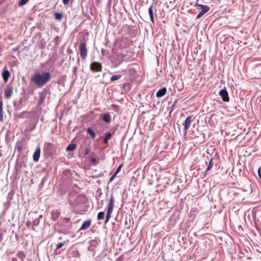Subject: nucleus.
Masks as SVG:
<instances>
[{
    "instance_id": "nucleus-47",
    "label": "nucleus",
    "mask_w": 261,
    "mask_h": 261,
    "mask_svg": "<svg viewBox=\"0 0 261 261\" xmlns=\"http://www.w3.org/2000/svg\"><path fill=\"white\" fill-rule=\"evenodd\" d=\"M176 102V101H175L173 106H172L171 109L170 111V114L171 113L172 111L173 110V107L174 106L175 103Z\"/></svg>"
},
{
    "instance_id": "nucleus-27",
    "label": "nucleus",
    "mask_w": 261,
    "mask_h": 261,
    "mask_svg": "<svg viewBox=\"0 0 261 261\" xmlns=\"http://www.w3.org/2000/svg\"><path fill=\"white\" fill-rule=\"evenodd\" d=\"M105 212H100L98 213L97 215V219L98 220H101L104 219L105 217Z\"/></svg>"
},
{
    "instance_id": "nucleus-1",
    "label": "nucleus",
    "mask_w": 261,
    "mask_h": 261,
    "mask_svg": "<svg viewBox=\"0 0 261 261\" xmlns=\"http://www.w3.org/2000/svg\"><path fill=\"white\" fill-rule=\"evenodd\" d=\"M50 77L49 72L35 73L31 77V82L38 87H41L49 81Z\"/></svg>"
},
{
    "instance_id": "nucleus-23",
    "label": "nucleus",
    "mask_w": 261,
    "mask_h": 261,
    "mask_svg": "<svg viewBox=\"0 0 261 261\" xmlns=\"http://www.w3.org/2000/svg\"><path fill=\"white\" fill-rule=\"evenodd\" d=\"M4 120V116L3 114V102L0 101V121Z\"/></svg>"
},
{
    "instance_id": "nucleus-32",
    "label": "nucleus",
    "mask_w": 261,
    "mask_h": 261,
    "mask_svg": "<svg viewBox=\"0 0 261 261\" xmlns=\"http://www.w3.org/2000/svg\"><path fill=\"white\" fill-rule=\"evenodd\" d=\"M72 256L74 257H78L80 256V254L78 250H74L72 251L71 253Z\"/></svg>"
},
{
    "instance_id": "nucleus-12",
    "label": "nucleus",
    "mask_w": 261,
    "mask_h": 261,
    "mask_svg": "<svg viewBox=\"0 0 261 261\" xmlns=\"http://www.w3.org/2000/svg\"><path fill=\"white\" fill-rule=\"evenodd\" d=\"M167 92V89L166 87H164L158 91L156 93V96L157 97H161L164 96Z\"/></svg>"
},
{
    "instance_id": "nucleus-16",
    "label": "nucleus",
    "mask_w": 261,
    "mask_h": 261,
    "mask_svg": "<svg viewBox=\"0 0 261 261\" xmlns=\"http://www.w3.org/2000/svg\"><path fill=\"white\" fill-rule=\"evenodd\" d=\"M102 120L106 123H110L111 120V117L109 113L105 114L102 116Z\"/></svg>"
},
{
    "instance_id": "nucleus-19",
    "label": "nucleus",
    "mask_w": 261,
    "mask_h": 261,
    "mask_svg": "<svg viewBox=\"0 0 261 261\" xmlns=\"http://www.w3.org/2000/svg\"><path fill=\"white\" fill-rule=\"evenodd\" d=\"M112 134L110 132H108L106 134L105 137L103 138V143L107 144L108 142V140L111 139Z\"/></svg>"
},
{
    "instance_id": "nucleus-38",
    "label": "nucleus",
    "mask_w": 261,
    "mask_h": 261,
    "mask_svg": "<svg viewBox=\"0 0 261 261\" xmlns=\"http://www.w3.org/2000/svg\"><path fill=\"white\" fill-rule=\"evenodd\" d=\"M95 248V247L90 245V246L88 247V250L90 251H93Z\"/></svg>"
},
{
    "instance_id": "nucleus-8",
    "label": "nucleus",
    "mask_w": 261,
    "mask_h": 261,
    "mask_svg": "<svg viewBox=\"0 0 261 261\" xmlns=\"http://www.w3.org/2000/svg\"><path fill=\"white\" fill-rule=\"evenodd\" d=\"M198 7L201 8V10L196 16V19H199L200 17H201L205 13L207 12L210 9V7L207 5H198Z\"/></svg>"
},
{
    "instance_id": "nucleus-29",
    "label": "nucleus",
    "mask_w": 261,
    "mask_h": 261,
    "mask_svg": "<svg viewBox=\"0 0 261 261\" xmlns=\"http://www.w3.org/2000/svg\"><path fill=\"white\" fill-rule=\"evenodd\" d=\"M124 41L127 43L126 46H129L131 45L132 43V41H130V40L128 39L127 38H123L121 41V43H122Z\"/></svg>"
},
{
    "instance_id": "nucleus-56",
    "label": "nucleus",
    "mask_w": 261,
    "mask_h": 261,
    "mask_svg": "<svg viewBox=\"0 0 261 261\" xmlns=\"http://www.w3.org/2000/svg\"><path fill=\"white\" fill-rule=\"evenodd\" d=\"M200 4H198V3H196V4L195 5V6H198V5H199Z\"/></svg>"
},
{
    "instance_id": "nucleus-20",
    "label": "nucleus",
    "mask_w": 261,
    "mask_h": 261,
    "mask_svg": "<svg viewBox=\"0 0 261 261\" xmlns=\"http://www.w3.org/2000/svg\"><path fill=\"white\" fill-rule=\"evenodd\" d=\"M87 132L91 136V137L92 138L94 139L95 138V136H96L95 133L91 127L87 128Z\"/></svg>"
},
{
    "instance_id": "nucleus-3",
    "label": "nucleus",
    "mask_w": 261,
    "mask_h": 261,
    "mask_svg": "<svg viewBox=\"0 0 261 261\" xmlns=\"http://www.w3.org/2000/svg\"><path fill=\"white\" fill-rule=\"evenodd\" d=\"M43 150L45 155L52 156L55 153V146L50 142H45L43 146Z\"/></svg>"
},
{
    "instance_id": "nucleus-54",
    "label": "nucleus",
    "mask_w": 261,
    "mask_h": 261,
    "mask_svg": "<svg viewBox=\"0 0 261 261\" xmlns=\"http://www.w3.org/2000/svg\"><path fill=\"white\" fill-rule=\"evenodd\" d=\"M63 233L64 234H67L68 233V231L67 230H66L65 232H63Z\"/></svg>"
},
{
    "instance_id": "nucleus-24",
    "label": "nucleus",
    "mask_w": 261,
    "mask_h": 261,
    "mask_svg": "<svg viewBox=\"0 0 261 261\" xmlns=\"http://www.w3.org/2000/svg\"><path fill=\"white\" fill-rule=\"evenodd\" d=\"M121 76H122V75H119V74L113 75V76H111V77L110 79V81L111 82H113V81L118 80L120 79L121 77Z\"/></svg>"
},
{
    "instance_id": "nucleus-45",
    "label": "nucleus",
    "mask_w": 261,
    "mask_h": 261,
    "mask_svg": "<svg viewBox=\"0 0 261 261\" xmlns=\"http://www.w3.org/2000/svg\"><path fill=\"white\" fill-rule=\"evenodd\" d=\"M197 209L196 208H192L191 212V213L192 212H195L196 214L197 213Z\"/></svg>"
},
{
    "instance_id": "nucleus-52",
    "label": "nucleus",
    "mask_w": 261,
    "mask_h": 261,
    "mask_svg": "<svg viewBox=\"0 0 261 261\" xmlns=\"http://www.w3.org/2000/svg\"><path fill=\"white\" fill-rule=\"evenodd\" d=\"M18 149L19 151H21V148L20 146H18Z\"/></svg>"
},
{
    "instance_id": "nucleus-14",
    "label": "nucleus",
    "mask_w": 261,
    "mask_h": 261,
    "mask_svg": "<svg viewBox=\"0 0 261 261\" xmlns=\"http://www.w3.org/2000/svg\"><path fill=\"white\" fill-rule=\"evenodd\" d=\"M51 214L52 219L54 220H56L59 218L60 215V213L58 210H53L51 212Z\"/></svg>"
},
{
    "instance_id": "nucleus-35",
    "label": "nucleus",
    "mask_w": 261,
    "mask_h": 261,
    "mask_svg": "<svg viewBox=\"0 0 261 261\" xmlns=\"http://www.w3.org/2000/svg\"><path fill=\"white\" fill-rule=\"evenodd\" d=\"M148 13H149V16H153V10H152V6H151L149 9H148Z\"/></svg>"
},
{
    "instance_id": "nucleus-31",
    "label": "nucleus",
    "mask_w": 261,
    "mask_h": 261,
    "mask_svg": "<svg viewBox=\"0 0 261 261\" xmlns=\"http://www.w3.org/2000/svg\"><path fill=\"white\" fill-rule=\"evenodd\" d=\"M10 201H7L4 204V211H6L7 210V209L10 207Z\"/></svg>"
},
{
    "instance_id": "nucleus-10",
    "label": "nucleus",
    "mask_w": 261,
    "mask_h": 261,
    "mask_svg": "<svg viewBox=\"0 0 261 261\" xmlns=\"http://www.w3.org/2000/svg\"><path fill=\"white\" fill-rule=\"evenodd\" d=\"M24 99L22 98H20L18 101H14L13 102V105L15 109L17 110H20L23 106V101Z\"/></svg>"
},
{
    "instance_id": "nucleus-11",
    "label": "nucleus",
    "mask_w": 261,
    "mask_h": 261,
    "mask_svg": "<svg viewBox=\"0 0 261 261\" xmlns=\"http://www.w3.org/2000/svg\"><path fill=\"white\" fill-rule=\"evenodd\" d=\"M40 152L41 151L40 147H37L36 149L33 156V159L34 162H36L39 161L40 156Z\"/></svg>"
},
{
    "instance_id": "nucleus-18",
    "label": "nucleus",
    "mask_w": 261,
    "mask_h": 261,
    "mask_svg": "<svg viewBox=\"0 0 261 261\" xmlns=\"http://www.w3.org/2000/svg\"><path fill=\"white\" fill-rule=\"evenodd\" d=\"M64 226L65 227H70V219L68 218H64L63 219V222ZM71 227H74L73 225H71Z\"/></svg>"
},
{
    "instance_id": "nucleus-6",
    "label": "nucleus",
    "mask_w": 261,
    "mask_h": 261,
    "mask_svg": "<svg viewBox=\"0 0 261 261\" xmlns=\"http://www.w3.org/2000/svg\"><path fill=\"white\" fill-rule=\"evenodd\" d=\"M47 94V90L44 89L39 93V100L37 102L38 106H41L44 102Z\"/></svg>"
},
{
    "instance_id": "nucleus-9",
    "label": "nucleus",
    "mask_w": 261,
    "mask_h": 261,
    "mask_svg": "<svg viewBox=\"0 0 261 261\" xmlns=\"http://www.w3.org/2000/svg\"><path fill=\"white\" fill-rule=\"evenodd\" d=\"M192 122V116H189L186 119L183 125H184V135L187 134L188 129L189 128Z\"/></svg>"
},
{
    "instance_id": "nucleus-57",
    "label": "nucleus",
    "mask_w": 261,
    "mask_h": 261,
    "mask_svg": "<svg viewBox=\"0 0 261 261\" xmlns=\"http://www.w3.org/2000/svg\"><path fill=\"white\" fill-rule=\"evenodd\" d=\"M114 66L117 67V66H118V65H114Z\"/></svg>"
},
{
    "instance_id": "nucleus-2",
    "label": "nucleus",
    "mask_w": 261,
    "mask_h": 261,
    "mask_svg": "<svg viewBox=\"0 0 261 261\" xmlns=\"http://www.w3.org/2000/svg\"><path fill=\"white\" fill-rule=\"evenodd\" d=\"M115 199L113 195L112 194L110 195V200L107 206V212L106 214V221L108 222L111 217V214L113 212V208L114 207Z\"/></svg>"
},
{
    "instance_id": "nucleus-44",
    "label": "nucleus",
    "mask_w": 261,
    "mask_h": 261,
    "mask_svg": "<svg viewBox=\"0 0 261 261\" xmlns=\"http://www.w3.org/2000/svg\"><path fill=\"white\" fill-rule=\"evenodd\" d=\"M150 20L152 22V23H154V21L153 15V16H150Z\"/></svg>"
},
{
    "instance_id": "nucleus-22",
    "label": "nucleus",
    "mask_w": 261,
    "mask_h": 261,
    "mask_svg": "<svg viewBox=\"0 0 261 261\" xmlns=\"http://www.w3.org/2000/svg\"><path fill=\"white\" fill-rule=\"evenodd\" d=\"M76 147V144H70L66 148V151H72L75 149Z\"/></svg>"
},
{
    "instance_id": "nucleus-42",
    "label": "nucleus",
    "mask_w": 261,
    "mask_h": 261,
    "mask_svg": "<svg viewBox=\"0 0 261 261\" xmlns=\"http://www.w3.org/2000/svg\"><path fill=\"white\" fill-rule=\"evenodd\" d=\"M24 112L21 113L19 114L18 117L20 118H24Z\"/></svg>"
},
{
    "instance_id": "nucleus-28",
    "label": "nucleus",
    "mask_w": 261,
    "mask_h": 261,
    "mask_svg": "<svg viewBox=\"0 0 261 261\" xmlns=\"http://www.w3.org/2000/svg\"><path fill=\"white\" fill-rule=\"evenodd\" d=\"M55 17L56 20H61L63 17V14L61 13L56 12Z\"/></svg>"
},
{
    "instance_id": "nucleus-53",
    "label": "nucleus",
    "mask_w": 261,
    "mask_h": 261,
    "mask_svg": "<svg viewBox=\"0 0 261 261\" xmlns=\"http://www.w3.org/2000/svg\"><path fill=\"white\" fill-rule=\"evenodd\" d=\"M172 218L171 217H170V218H169V221H172Z\"/></svg>"
},
{
    "instance_id": "nucleus-40",
    "label": "nucleus",
    "mask_w": 261,
    "mask_h": 261,
    "mask_svg": "<svg viewBox=\"0 0 261 261\" xmlns=\"http://www.w3.org/2000/svg\"><path fill=\"white\" fill-rule=\"evenodd\" d=\"M89 151L90 149L89 148L86 149L84 152L85 155H87L89 153Z\"/></svg>"
},
{
    "instance_id": "nucleus-43",
    "label": "nucleus",
    "mask_w": 261,
    "mask_h": 261,
    "mask_svg": "<svg viewBox=\"0 0 261 261\" xmlns=\"http://www.w3.org/2000/svg\"><path fill=\"white\" fill-rule=\"evenodd\" d=\"M70 0H63V3L64 5H67L69 3Z\"/></svg>"
},
{
    "instance_id": "nucleus-36",
    "label": "nucleus",
    "mask_w": 261,
    "mask_h": 261,
    "mask_svg": "<svg viewBox=\"0 0 261 261\" xmlns=\"http://www.w3.org/2000/svg\"><path fill=\"white\" fill-rule=\"evenodd\" d=\"M122 166V164H121L119 166L114 173L115 174L117 175V174H118L120 171Z\"/></svg>"
},
{
    "instance_id": "nucleus-34",
    "label": "nucleus",
    "mask_w": 261,
    "mask_h": 261,
    "mask_svg": "<svg viewBox=\"0 0 261 261\" xmlns=\"http://www.w3.org/2000/svg\"><path fill=\"white\" fill-rule=\"evenodd\" d=\"M65 243V241L58 243L56 246V250L59 249L62 247Z\"/></svg>"
},
{
    "instance_id": "nucleus-4",
    "label": "nucleus",
    "mask_w": 261,
    "mask_h": 261,
    "mask_svg": "<svg viewBox=\"0 0 261 261\" xmlns=\"http://www.w3.org/2000/svg\"><path fill=\"white\" fill-rule=\"evenodd\" d=\"M79 49L80 55L83 60H85L87 56V50L86 49V44L85 42H81L80 44Z\"/></svg>"
},
{
    "instance_id": "nucleus-46",
    "label": "nucleus",
    "mask_w": 261,
    "mask_h": 261,
    "mask_svg": "<svg viewBox=\"0 0 261 261\" xmlns=\"http://www.w3.org/2000/svg\"><path fill=\"white\" fill-rule=\"evenodd\" d=\"M192 233H194L195 235L197 236L198 237H199V236H202L203 235V234H198L197 232H193Z\"/></svg>"
},
{
    "instance_id": "nucleus-49",
    "label": "nucleus",
    "mask_w": 261,
    "mask_h": 261,
    "mask_svg": "<svg viewBox=\"0 0 261 261\" xmlns=\"http://www.w3.org/2000/svg\"><path fill=\"white\" fill-rule=\"evenodd\" d=\"M11 261H17V260L15 258H12Z\"/></svg>"
},
{
    "instance_id": "nucleus-50",
    "label": "nucleus",
    "mask_w": 261,
    "mask_h": 261,
    "mask_svg": "<svg viewBox=\"0 0 261 261\" xmlns=\"http://www.w3.org/2000/svg\"><path fill=\"white\" fill-rule=\"evenodd\" d=\"M259 234L261 236V229H257Z\"/></svg>"
},
{
    "instance_id": "nucleus-17",
    "label": "nucleus",
    "mask_w": 261,
    "mask_h": 261,
    "mask_svg": "<svg viewBox=\"0 0 261 261\" xmlns=\"http://www.w3.org/2000/svg\"><path fill=\"white\" fill-rule=\"evenodd\" d=\"M91 224V220H87L85 221H84L80 226V228H87L89 227Z\"/></svg>"
},
{
    "instance_id": "nucleus-5",
    "label": "nucleus",
    "mask_w": 261,
    "mask_h": 261,
    "mask_svg": "<svg viewBox=\"0 0 261 261\" xmlns=\"http://www.w3.org/2000/svg\"><path fill=\"white\" fill-rule=\"evenodd\" d=\"M90 67L92 71L95 72L101 71L102 68L101 64L96 61L92 62L90 64Z\"/></svg>"
},
{
    "instance_id": "nucleus-21",
    "label": "nucleus",
    "mask_w": 261,
    "mask_h": 261,
    "mask_svg": "<svg viewBox=\"0 0 261 261\" xmlns=\"http://www.w3.org/2000/svg\"><path fill=\"white\" fill-rule=\"evenodd\" d=\"M42 215H39L37 218H35L34 220H33L32 221V226H37L39 223L40 219L42 218Z\"/></svg>"
},
{
    "instance_id": "nucleus-33",
    "label": "nucleus",
    "mask_w": 261,
    "mask_h": 261,
    "mask_svg": "<svg viewBox=\"0 0 261 261\" xmlns=\"http://www.w3.org/2000/svg\"><path fill=\"white\" fill-rule=\"evenodd\" d=\"M29 0H20L18 2V6H22L25 5Z\"/></svg>"
},
{
    "instance_id": "nucleus-13",
    "label": "nucleus",
    "mask_w": 261,
    "mask_h": 261,
    "mask_svg": "<svg viewBox=\"0 0 261 261\" xmlns=\"http://www.w3.org/2000/svg\"><path fill=\"white\" fill-rule=\"evenodd\" d=\"M13 92V88L10 87L9 88H7L5 89L4 94L5 95V97L7 99L10 98V97L11 96L12 93Z\"/></svg>"
},
{
    "instance_id": "nucleus-7",
    "label": "nucleus",
    "mask_w": 261,
    "mask_h": 261,
    "mask_svg": "<svg viewBox=\"0 0 261 261\" xmlns=\"http://www.w3.org/2000/svg\"><path fill=\"white\" fill-rule=\"evenodd\" d=\"M219 95L221 96V97L222 98V100L224 101L228 102L229 101L228 93L225 88H224L223 89H221L219 91Z\"/></svg>"
},
{
    "instance_id": "nucleus-41",
    "label": "nucleus",
    "mask_w": 261,
    "mask_h": 261,
    "mask_svg": "<svg viewBox=\"0 0 261 261\" xmlns=\"http://www.w3.org/2000/svg\"><path fill=\"white\" fill-rule=\"evenodd\" d=\"M59 40V36H56L55 38V41L56 42V45H58V41Z\"/></svg>"
},
{
    "instance_id": "nucleus-25",
    "label": "nucleus",
    "mask_w": 261,
    "mask_h": 261,
    "mask_svg": "<svg viewBox=\"0 0 261 261\" xmlns=\"http://www.w3.org/2000/svg\"><path fill=\"white\" fill-rule=\"evenodd\" d=\"M213 159H211L209 162L208 165L207 166V168L206 169L205 172L208 171L210 170H211L212 167H213L214 163L213 161Z\"/></svg>"
},
{
    "instance_id": "nucleus-15",
    "label": "nucleus",
    "mask_w": 261,
    "mask_h": 261,
    "mask_svg": "<svg viewBox=\"0 0 261 261\" xmlns=\"http://www.w3.org/2000/svg\"><path fill=\"white\" fill-rule=\"evenodd\" d=\"M9 76L10 72L9 70H5L3 71L2 73V77L5 82H7L8 81Z\"/></svg>"
},
{
    "instance_id": "nucleus-37",
    "label": "nucleus",
    "mask_w": 261,
    "mask_h": 261,
    "mask_svg": "<svg viewBox=\"0 0 261 261\" xmlns=\"http://www.w3.org/2000/svg\"><path fill=\"white\" fill-rule=\"evenodd\" d=\"M116 174L114 173L109 179V182H112L114 180V178L116 177Z\"/></svg>"
},
{
    "instance_id": "nucleus-39",
    "label": "nucleus",
    "mask_w": 261,
    "mask_h": 261,
    "mask_svg": "<svg viewBox=\"0 0 261 261\" xmlns=\"http://www.w3.org/2000/svg\"><path fill=\"white\" fill-rule=\"evenodd\" d=\"M90 161L92 163H95L96 162V159L95 158H94V157H92V158H90Z\"/></svg>"
},
{
    "instance_id": "nucleus-55",
    "label": "nucleus",
    "mask_w": 261,
    "mask_h": 261,
    "mask_svg": "<svg viewBox=\"0 0 261 261\" xmlns=\"http://www.w3.org/2000/svg\"><path fill=\"white\" fill-rule=\"evenodd\" d=\"M31 223V222L30 221H29V222H28L27 223V226H28V227H29V223Z\"/></svg>"
},
{
    "instance_id": "nucleus-51",
    "label": "nucleus",
    "mask_w": 261,
    "mask_h": 261,
    "mask_svg": "<svg viewBox=\"0 0 261 261\" xmlns=\"http://www.w3.org/2000/svg\"><path fill=\"white\" fill-rule=\"evenodd\" d=\"M76 70H77V67H74V68H73V71H74V72H76Z\"/></svg>"
},
{
    "instance_id": "nucleus-48",
    "label": "nucleus",
    "mask_w": 261,
    "mask_h": 261,
    "mask_svg": "<svg viewBox=\"0 0 261 261\" xmlns=\"http://www.w3.org/2000/svg\"><path fill=\"white\" fill-rule=\"evenodd\" d=\"M2 235L3 233L2 232H0V241H2L3 240Z\"/></svg>"
},
{
    "instance_id": "nucleus-26",
    "label": "nucleus",
    "mask_w": 261,
    "mask_h": 261,
    "mask_svg": "<svg viewBox=\"0 0 261 261\" xmlns=\"http://www.w3.org/2000/svg\"><path fill=\"white\" fill-rule=\"evenodd\" d=\"M17 256L18 258H19L22 261H24L23 259L25 257V255L22 252H17Z\"/></svg>"
},
{
    "instance_id": "nucleus-30",
    "label": "nucleus",
    "mask_w": 261,
    "mask_h": 261,
    "mask_svg": "<svg viewBox=\"0 0 261 261\" xmlns=\"http://www.w3.org/2000/svg\"><path fill=\"white\" fill-rule=\"evenodd\" d=\"M90 244L92 246H93L95 248L97 246L98 243L97 240L95 239V240H92L90 241Z\"/></svg>"
}]
</instances>
